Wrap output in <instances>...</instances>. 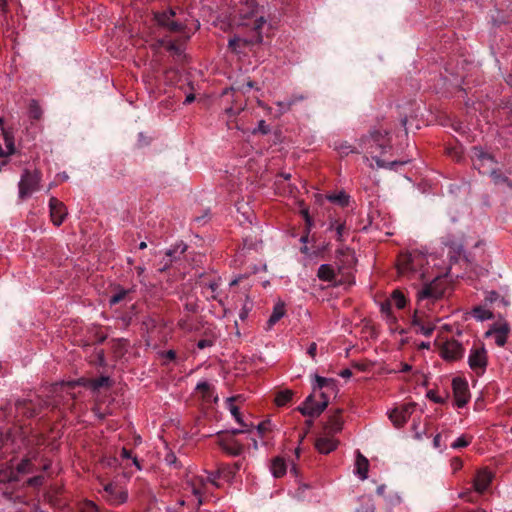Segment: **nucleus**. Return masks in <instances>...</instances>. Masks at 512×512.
Masks as SVG:
<instances>
[{"instance_id":"f257e3e1","label":"nucleus","mask_w":512,"mask_h":512,"mask_svg":"<svg viewBox=\"0 0 512 512\" xmlns=\"http://www.w3.org/2000/svg\"><path fill=\"white\" fill-rule=\"evenodd\" d=\"M220 476V471L207 473V476L193 475L188 476L183 484V494L177 500L180 506L188 505L193 509H198L203 503V496L207 493V485L218 486L216 480Z\"/></svg>"},{"instance_id":"f03ea898","label":"nucleus","mask_w":512,"mask_h":512,"mask_svg":"<svg viewBox=\"0 0 512 512\" xmlns=\"http://www.w3.org/2000/svg\"><path fill=\"white\" fill-rule=\"evenodd\" d=\"M237 11L239 14L238 25L251 30V35H249L245 41L250 43H262V27L266 24V19L260 12L256 0L241 1Z\"/></svg>"},{"instance_id":"7ed1b4c3","label":"nucleus","mask_w":512,"mask_h":512,"mask_svg":"<svg viewBox=\"0 0 512 512\" xmlns=\"http://www.w3.org/2000/svg\"><path fill=\"white\" fill-rule=\"evenodd\" d=\"M389 132L387 130H374L364 139V149L375 160L378 168L396 170L398 166L405 165L409 160L386 162L377 153L383 154L385 150L391 149Z\"/></svg>"},{"instance_id":"20e7f679","label":"nucleus","mask_w":512,"mask_h":512,"mask_svg":"<svg viewBox=\"0 0 512 512\" xmlns=\"http://www.w3.org/2000/svg\"><path fill=\"white\" fill-rule=\"evenodd\" d=\"M436 257L433 254L427 255L420 250H413L401 254L398 260L397 269L401 275H413L420 279L425 278L429 274V266L435 264Z\"/></svg>"},{"instance_id":"39448f33","label":"nucleus","mask_w":512,"mask_h":512,"mask_svg":"<svg viewBox=\"0 0 512 512\" xmlns=\"http://www.w3.org/2000/svg\"><path fill=\"white\" fill-rule=\"evenodd\" d=\"M42 175L38 170H24L18 183L19 198L24 200L40 189Z\"/></svg>"},{"instance_id":"423d86ee","label":"nucleus","mask_w":512,"mask_h":512,"mask_svg":"<svg viewBox=\"0 0 512 512\" xmlns=\"http://www.w3.org/2000/svg\"><path fill=\"white\" fill-rule=\"evenodd\" d=\"M468 364L469 367L478 375H481L485 372L488 357L487 350L483 344L474 345L468 356Z\"/></svg>"},{"instance_id":"0eeeda50","label":"nucleus","mask_w":512,"mask_h":512,"mask_svg":"<svg viewBox=\"0 0 512 512\" xmlns=\"http://www.w3.org/2000/svg\"><path fill=\"white\" fill-rule=\"evenodd\" d=\"M155 20L160 27L170 32H181L186 26L183 21L176 18V12L173 9L156 13Z\"/></svg>"},{"instance_id":"6e6552de","label":"nucleus","mask_w":512,"mask_h":512,"mask_svg":"<svg viewBox=\"0 0 512 512\" xmlns=\"http://www.w3.org/2000/svg\"><path fill=\"white\" fill-rule=\"evenodd\" d=\"M322 401L315 402L314 396L309 395L304 401L303 405L299 406L297 410L304 416L317 417L319 416L328 405V397L324 392L320 394Z\"/></svg>"},{"instance_id":"1a4fd4ad","label":"nucleus","mask_w":512,"mask_h":512,"mask_svg":"<svg viewBox=\"0 0 512 512\" xmlns=\"http://www.w3.org/2000/svg\"><path fill=\"white\" fill-rule=\"evenodd\" d=\"M439 280H440V276L438 274L434 275L433 280L430 283L425 284L417 292V299H418L419 303H421L425 300L435 301L443 295L444 288L442 286H440Z\"/></svg>"},{"instance_id":"9d476101","label":"nucleus","mask_w":512,"mask_h":512,"mask_svg":"<svg viewBox=\"0 0 512 512\" xmlns=\"http://www.w3.org/2000/svg\"><path fill=\"white\" fill-rule=\"evenodd\" d=\"M103 498L111 505H120L127 501V491L117 483H107L103 486Z\"/></svg>"},{"instance_id":"9b49d317","label":"nucleus","mask_w":512,"mask_h":512,"mask_svg":"<svg viewBox=\"0 0 512 512\" xmlns=\"http://www.w3.org/2000/svg\"><path fill=\"white\" fill-rule=\"evenodd\" d=\"M473 162L476 169L482 174H489L491 168H495L496 161L493 156L486 153L480 147L473 148Z\"/></svg>"},{"instance_id":"f8f14e48","label":"nucleus","mask_w":512,"mask_h":512,"mask_svg":"<svg viewBox=\"0 0 512 512\" xmlns=\"http://www.w3.org/2000/svg\"><path fill=\"white\" fill-rule=\"evenodd\" d=\"M465 349L455 339L445 341L440 347V356L446 361H456L464 355Z\"/></svg>"},{"instance_id":"ddd939ff","label":"nucleus","mask_w":512,"mask_h":512,"mask_svg":"<svg viewBox=\"0 0 512 512\" xmlns=\"http://www.w3.org/2000/svg\"><path fill=\"white\" fill-rule=\"evenodd\" d=\"M412 325L416 332L424 336H430L435 330V322L420 309H417L412 317Z\"/></svg>"},{"instance_id":"4468645a","label":"nucleus","mask_w":512,"mask_h":512,"mask_svg":"<svg viewBox=\"0 0 512 512\" xmlns=\"http://www.w3.org/2000/svg\"><path fill=\"white\" fill-rule=\"evenodd\" d=\"M509 333V324L507 322H500L493 324L490 329L485 332V337L492 338L497 346L503 347L507 342Z\"/></svg>"},{"instance_id":"2eb2a0df","label":"nucleus","mask_w":512,"mask_h":512,"mask_svg":"<svg viewBox=\"0 0 512 512\" xmlns=\"http://www.w3.org/2000/svg\"><path fill=\"white\" fill-rule=\"evenodd\" d=\"M452 389L457 407H464L470 397L468 383L462 378H454L452 381Z\"/></svg>"},{"instance_id":"dca6fc26","label":"nucleus","mask_w":512,"mask_h":512,"mask_svg":"<svg viewBox=\"0 0 512 512\" xmlns=\"http://www.w3.org/2000/svg\"><path fill=\"white\" fill-rule=\"evenodd\" d=\"M415 409L414 403H406L396 407L389 413V418L396 427L403 426Z\"/></svg>"},{"instance_id":"f3484780","label":"nucleus","mask_w":512,"mask_h":512,"mask_svg":"<svg viewBox=\"0 0 512 512\" xmlns=\"http://www.w3.org/2000/svg\"><path fill=\"white\" fill-rule=\"evenodd\" d=\"M49 210L51 221L55 226H60L68 215L66 206L55 197L49 200Z\"/></svg>"},{"instance_id":"a211bd4d","label":"nucleus","mask_w":512,"mask_h":512,"mask_svg":"<svg viewBox=\"0 0 512 512\" xmlns=\"http://www.w3.org/2000/svg\"><path fill=\"white\" fill-rule=\"evenodd\" d=\"M337 446L338 440L334 438V435L325 433L324 431H322L315 443L316 449L322 454H328L334 451Z\"/></svg>"},{"instance_id":"6ab92c4d","label":"nucleus","mask_w":512,"mask_h":512,"mask_svg":"<svg viewBox=\"0 0 512 512\" xmlns=\"http://www.w3.org/2000/svg\"><path fill=\"white\" fill-rule=\"evenodd\" d=\"M218 444L222 450L232 456H238L243 451V445L233 439L232 436L219 438Z\"/></svg>"},{"instance_id":"aec40b11","label":"nucleus","mask_w":512,"mask_h":512,"mask_svg":"<svg viewBox=\"0 0 512 512\" xmlns=\"http://www.w3.org/2000/svg\"><path fill=\"white\" fill-rule=\"evenodd\" d=\"M14 139L10 132L1 127L0 133V156H8L14 153Z\"/></svg>"},{"instance_id":"412c9836","label":"nucleus","mask_w":512,"mask_h":512,"mask_svg":"<svg viewBox=\"0 0 512 512\" xmlns=\"http://www.w3.org/2000/svg\"><path fill=\"white\" fill-rule=\"evenodd\" d=\"M34 471L33 464L29 458H24L20 463L17 464L15 470H11L7 480L9 482L18 481L19 475L29 474Z\"/></svg>"},{"instance_id":"4be33fe9","label":"nucleus","mask_w":512,"mask_h":512,"mask_svg":"<svg viewBox=\"0 0 512 512\" xmlns=\"http://www.w3.org/2000/svg\"><path fill=\"white\" fill-rule=\"evenodd\" d=\"M341 410H337L333 415L329 416L328 421L324 424L323 431L328 434L335 435L342 430L343 420L340 416Z\"/></svg>"},{"instance_id":"5701e85b","label":"nucleus","mask_w":512,"mask_h":512,"mask_svg":"<svg viewBox=\"0 0 512 512\" xmlns=\"http://www.w3.org/2000/svg\"><path fill=\"white\" fill-rule=\"evenodd\" d=\"M492 481V473L486 469L480 470L474 479V488L477 492L483 493Z\"/></svg>"},{"instance_id":"b1692460","label":"nucleus","mask_w":512,"mask_h":512,"mask_svg":"<svg viewBox=\"0 0 512 512\" xmlns=\"http://www.w3.org/2000/svg\"><path fill=\"white\" fill-rule=\"evenodd\" d=\"M368 459L363 456L360 452H357L355 461V474L361 479L365 480L368 476Z\"/></svg>"},{"instance_id":"393cba45","label":"nucleus","mask_w":512,"mask_h":512,"mask_svg":"<svg viewBox=\"0 0 512 512\" xmlns=\"http://www.w3.org/2000/svg\"><path fill=\"white\" fill-rule=\"evenodd\" d=\"M306 97L302 94L292 95L289 99L286 101H278L276 102V105L278 107V116L283 115L284 113L288 112L293 105L296 103L303 101Z\"/></svg>"},{"instance_id":"a878e982","label":"nucleus","mask_w":512,"mask_h":512,"mask_svg":"<svg viewBox=\"0 0 512 512\" xmlns=\"http://www.w3.org/2000/svg\"><path fill=\"white\" fill-rule=\"evenodd\" d=\"M317 276L322 281L332 282L336 278V273L331 265L322 264L318 268Z\"/></svg>"},{"instance_id":"bb28decb","label":"nucleus","mask_w":512,"mask_h":512,"mask_svg":"<svg viewBox=\"0 0 512 512\" xmlns=\"http://www.w3.org/2000/svg\"><path fill=\"white\" fill-rule=\"evenodd\" d=\"M285 314V307L283 303H278L274 306L273 312L267 321L268 329H271Z\"/></svg>"},{"instance_id":"cd10ccee","label":"nucleus","mask_w":512,"mask_h":512,"mask_svg":"<svg viewBox=\"0 0 512 512\" xmlns=\"http://www.w3.org/2000/svg\"><path fill=\"white\" fill-rule=\"evenodd\" d=\"M286 469V463L280 457L275 458L271 463L270 470L272 475L276 478L282 477L286 473Z\"/></svg>"},{"instance_id":"c85d7f7f","label":"nucleus","mask_w":512,"mask_h":512,"mask_svg":"<svg viewBox=\"0 0 512 512\" xmlns=\"http://www.w3.org/2000/svg\"><path fill=\"white\" fill-rule=\"evenodd\" d=\"M470 314L478 321H485L492 318V312L484 306L474 307Z\"/></svg>"},{"instance_id":"c756f323","label":"nucleus","mask_w":512,"mask_h":512,"mask_svg":"<svg viewBox=\"0 0 512 512\" xmlns=\"http://www.w3.org/2000/svg\"><path fill=\"white\" fill-rule=\"evenodd\" d=\"M241 399V396L230 397L227 399V408L237 423H242L243 418L240 415L239 408L234 404V401Z\"/></svg>"},{"instance_id":"7c9ffc66","label":"nucleus","mask_w":512,"mask_h":512,"mask_svg":"<svg viewBox=\"0 0 512 512\" xmlns=\"http://www.w3.org/2000/svg\"><path fill=\"white\" fill-rule=\"evenodd\" d=\"M330 387L332 390L335 387L334 381L329 378L314 375L313 389H323Z\"/></svg>"},{"instance_id":"2f4dec72","label":"nucleus","mask_w":512,"mask_h":512,"mask_svg":"<svg viewBox=\"0 0 512 512\" xmlns=\"http://www.w3.org/2000/svg\"><path fill=\"white\" fill-rule=\"evenodd\" d=\"M79 384L78 381H68V382H60L55 383L51 387L52 393H62L66 392L69 393L70 389H72L75 385Z\"/></svg>"},{"instance_id":"473e14b6","label":"nucleus","mask_w":512,"mask_h":512,"mask_svg":"<svg viewBox=\"0 0 512 512\" xmlns=\"http://www.w3.org/2000/svg\"><path fill=\"white\" fill-rule=\"evenodd\" d=\"M187 246L182 242L176 243L172 248L166 251V255L170 258V261L176 259L186 251Z\"/></svg>"},{"instance_id":"72a5a7b5","label":"nucleus","mask_w":512,"mask_h":512,"mask_svg":"<svg viewBox=\"0 0 512 512\" xmlns=\"http://www.w3.org/2000/svg\"><path fill=\"white\" fill-rule=\"evenodd\" d=\"M157 47H165L169 52L175 54V55H181L182 49L180 46L176 45L172 41H167L165 39H159L156 43Z\"/></svg>"},{"instance_id":"f704fd0d","label":"nucleus","mask_w":512,"mask_h":512,"mask_svg":"<svg viewBox=\"0 0 512 512\" xmlns=\"http://www.w3.org/2000/svg\"><path fill=\"white\" fill-rule=\"evenodd\" d=\"M389 300L391 301L392 305H395L398 309H402L406 305V298L399 290L393 291Z\"/></svg>"},{"instance_id":"c9c22d12","label":"nucleus","mask_w":512,"mask_h":512,"mask_svg":"<svg viewBox=\"0 0 512 512\" xmlns=\"http://www.w3.org/2000/svg\"><path fill=\"white\" fill-rule=\"evenodd\" d=\"M489 174L492 177L494 184H506L508 187H512V182L506 176L498 173L495 168H491V172Z\"/></svg>"},{"instance_id":"e433bc0d","label":"nucleus","mask_w":512,"mask_h":512,"mask_svg":"<svg viewBox=\"0 0 512 512\" xmlns=\"http://www.w3.org/2000/svg\"><path fill=\"white\" fill-rule=\"evenodd\" d=\"M327 199L330 202L338 203L341 206H346L349 202V196L344 192L328 195Z\"/></svg>"},{"instance_id":"4c0bfd02","label":"nucleus","mask_w":512,"mask_h":512,"mask_svg":"<svg viewBox=\"0 0 512 512\" xmlns=\"http://www.w3.org/2000/svg\"><path fill=\"white\" fill-rule=\"evenodd\" d=\"M292 396L293 392L291 390L280 391L275 398V402L278 406H284L292 399Z\"/></svg>"},{"instance_id":"58836bf2","label":"nucleus","mask_w":512,"mask_h":512,"mask_svg":"<svg viewBox=\"0 0 512 512\" xmlns=\"http://www.w3.org/2000/svg\"><path fill=\"white\" fill-rule=\"evenodd\" d=\"M391 306H392V303L388 299L380 304V310H381V313L386 317V319L388 321L394 322L395 317L392 315Z\"/></svg>"},{"instance_id":"ea45409f","label":"nucleus","mask_w":512,"mask_h":512,"mask_svg":"<svg viewBox=\"0 0 512 512\" xmlns=\"http://www.w3.org/2000/svg\"><path fill=\"white\" fill-rule=\"evenodd\" d=\"M238 424L241 427L231 429L228 431V433L231 434L232 436L236 435V434H241V433H250L254 428V425L252 423H246V422L242 421V423H238Z\"/></svg>"},{"instance_id":"a19ab883","label":"nucleus","mask_w":512,"mask_h":512,"mask_svg":"<svg viewBox=\"0 0 512 512\" xmlns=\"http://www.w3.org/2000/svg\"><path fill=\"white\" fill-rule=\"evenodd\" d=\"M110 383V378L107 376H101L97 379H93L90 381V387L93 390H98L101 387L108 386Z\"/></svg>"},{"instance_id":"79ce46f5","label":"nucleus","mask_w":512,"mask_h":512,"mask_svg":"<svg viewBox=\"0 0 512 512\" xmlns=\"http://www.w3.org/2000/svg\"><path fill=\"white\" fill-rule=\"evenodd\" d=\"M329 229L335 230L337 239L339 241L342 240L344 229H345V225L343 223H340L338 220H334L330 223Z\"/></svg>"},{"instance_id":"37998d69","label":"nucleus","mask_w":512,"mask_h":512,"mask_svg":"<svg viewBox=\"0 0 512 512\" xmlns=\"http://www.w3.org/2000/svg\"><path fill=\"white\" fill-rule=\"evenodd\" d=\"M79 510L81 512H99L98 506L90 500L81 502L79 505Z\"/></svg>"},{"instance_id":"c03bdc74","label":"nucleus","mask_w":512,"mask_h":512,"mask_svg":"<svg viewBox=\"0 0 512 512\" xmlns=\"http://www.w3.org/2000/svg\"><path fill=\"white\" fill-rule=\"evenodd\" d=\"M248 37H246L247 39ZM240 43L244 44V45H250L251 43L250 42H246L245 41V38H240V37H234V38H231L228 42V46L234 51V52H239L238 51V47L240 45Z\"/></svg>"},{"instance_id":"a18cd8bd","label":"nucleus","mask_w":512,"mask_h":512,"mask_svg":"<svg viewBox=\"0 0 512 512\" xmlns=\"http://www.w3.org/2000/svg\"><path fill=\"white\" fill-rule=\"evenodd\" d=\"M128 291L125 290V289H120L118 290L117 292H115L109 299V303L111 305H115L117 303H119L120 301H122L126 295H127Z\"/></svg>"},{"instance_id":"49530a36","label":"nucleus","mask_w":512,"mask_h":512,"mask_svg":"<svg viewBox=\"0 0 512 512\" xmlns=\"http://www.w3.org/2000/svg\"><path fill=\"white\" fill-rule=\"evenodd\" d=\"M29 113L33 119H39L41 117L42 111H41V108L39 107L37 101H35V100L31 101L30 107H29Z\"/></svg>"},{"instance_id":"de8ad7c7","label":"nucleus","mask_w":512,"mask_h":512,"mask_svg":"<svg viewBox=\"0 0 512 512\" xmlns=\"http://www.w3.org/2000/svg\"><path fill=\"white\" fill-rule=\"evenodd\" d=\"M470 442H471L470 438H467L465 436H460L451 444V448H453V449L463 448V447L468 446L470 444Z\"/></svg>"},{"instance_id":"09e8293b","label":"nucleus","mask_w":512,"mask_h":512,"mask_svg":"<svg viewBox=\"0 0 512 512\" xmlns=\"http://www.w3.org/2000/svg\"><path fill=\"white\" fill-rule=\"evenodd\" d=\"M185 309L189 312H196L197 303H196L195 299L186 298Z\"/></svg>"},{"instance_id":"8fccbe9b","label":"nucleus","mask_w":512,"mask_h":512,"mask_svg":"<svg viewBox=\"0 0 512 512\" xmlns=\"http://www.w3.org/2000/svg\"><path fill=\"white\" fill-rule=\"evenodd\" d=\"M43 477L42 476H35L28 479L27 484L30 486H39L42 484Z\"/></svg>"},{"instance_id":"3c124183","label":"nucleus","mask_w":512,"mask_h":512,"mask_svg":"<svg viewBox=\"0 0 512 512\" xmlns=\"http://www.w3.org/2000/svg\"><path fill=\"white\" fill-rule=\"evenodd\" d=\"M212 345H213V341L209 340V339H202V340H199L198 343H197V347L199 349H204V348H207V347H211Z\"/></svg>"},{"instance_id":"603ef678","label":"nucleus","mask_w":512,"mask_h":512,"mask_svg":"<svg viewBox=\"0 0 512 512\" xmlns=\"http://www.w3.org/2000/svg\"><path fill=\"white\" fill-rule=\"evenodd\" d=\"M499 299V295L497 292L495 291H491L487 294L485 300L486 302H489V303H494L496 302L497 300Z\"/></svg>"},{"instance_id":"864d4df0","label":"nucleus","mask_w":512,"mask_h":512,"mask_svg":"<svg viewBox=\"0 0 512 512\" xmlns=\"http://www.w3.org/2000/svg\"><path fill=\"white\" fill-rule=\"evenodd\" d=\"M427 397L435 403L443 402V399L441 397L437 396L436 393L432 390L427 393Z\"/></svg>"},{"instance_id":"5fc2aeb1","label":"nucleus","mask_w":512,"mask_h":512,"mask_svg":"<svg viewBox=\"0 0 512 512\" xmlns=\"http://www.w3.org/2000/svg\"><path fill=\"white\" fill-rule=\"evenodd\" d=\"M374 511H375V507L371 503L370 500H368L366 507H362L360 509H357V512H374Z\"/></svg>"},{"instance_id":"6e6d98bb","label":"nucleus","mask_w":512,"mask_h":512,"mask_svg":"<svg viewBox=\"0 0 512 512\" xmlns=\"http://www.w3.org/2000/svg\"><path fill=\"white\" fill-rule=\"evenodd\" d=\"M163 356L169 360H174L176 358V353L174 350H168L163 353Z\"/></svg>"},{"instance_id":"4d7b16f0","label":"nucleus","mask_w":512,"mask_h":512,"mask_svg":"<svg viewBox=\"0 0 512 512\" xmlns=\"http://www.w3.org/2000/svg\"><path fill=\"white\" fill-rule=\"evenodd\" d=\"M316 350H317V345L316 343H312L309 348H308V354L311 356V357H314L316 355Z\"/></svg>"},{"instance_id":"13d9d810","label":"nucleus","mask_w":512,"mask_h":512,"mask_svg":"<svg viewBox=\"0 0 512 512\" xmlns=\"http://www.w3.org/2000/svg\"><path fill=\"white\" fill-rule=\"evenodd\" d=\"M452 466L454 470L460 469L462 467V461L459 458H454L452 460Z\"/></svg>"},{"instance_id":"bf43d9fd","label":"nucleus","mask_w":512,"mask_h":512,"mask_svg":"<svg viewBox=\"0 0 512 512\" xmlns=\"http://www.w3.org/2000/svg\"><path fill=\"white\" fill-rule=\"evenodd\" d=\"M256 429H257L258 433L260 434V436H262L265 433V431L267 430L266 425L264 423H259L256 426Z\"/></svg>"},{"instance_id":"052dcab7","label":"nucleus","mask_w":512,"mask_h":512,"mask_svg":"<svg viewBox=\"0 0 512 512\" xmlns=\"http://www.w3.org/2000/svg\"><path fill=\"white\" fill-rule=\"evenodd\" d=\"M433 445L434 447L436 448H440L441 446V435L440 434H437L434 439H433Z\"/></svg>"},{"instance_id":"680f3d73","label":"nucleus","mask_w":512,"mask_h":512,"mask_svg":"<svg viewBox=\"0 0 512 512\" xmlns=\"http://www.w3.org/2000/svg\"><path fill=\"white\" fill-rule=\"evenodd\" d=\"M343 378H350L352 376V372L350 369H344L339 374Z\"/></svg>"},{"instance_id":"e2e57ef3","label":"nucleus","mask_w":512,"mask_h":512,"mask_svg":"<svg viewBox=\"0 0 512 512\" xmlns=\"http://www.w3.org/2000/svg\"><path fill=\"white\" fill-rule=\"evenodd\" d=\"M411 369H412L411 365H409L407 363H402L399 371L400 372H409V371H411Z\"/></svg>"},{"instance_id":"0e129e2a","label":"nucleus","mask_w":512,"mask_h":512,"mask_svg":"<svg viewBox=\"0 0 512 512\" xmlns=\"http://www.w3.org/2000/svg\"><path fill=\"white\" fill-rule=\"evenodd\" d=\"M121 456H122L123 458H126V459L131 458L130 451H129V450H127L126 448H122Z\"/></svg>"},{"instance_id":"69168bd1","label":"nucleus","mask_w":512,"mask_h":512,"mask_svg":"<svg viewBox=\"0 0 512 512\" xmlns=\"http://www.w3.org/2000/svg\"><path fill=\"white\" fill-rule=\"evenodd\" d=\"M385 489H386V486L382 484L377 487L376 492L378 495L382 496V495H384Z\"/></svg>"},{"instance_id":"338daca9","label":"nucleus","mask_w":512,"mask_h":512,"mask_svg":"<svg viewBox=\"0 0 512 512\" xmlns=\"http://www.w3.org/2000/svg\"><path fill=\"white\" fill-rule=\"evenodd\" d=\"M241 462H236L233 466V468L231 469L230 473H236L238 470H240L241 468Z\"/></svg>"},{"instance_id":"774afa93","label":"nucleus","mask_w":512,"mask_h":512,"mask_svg":"<svg viewBox=\"0 0 512 512\" xmlns=\"http://www.w3.org/2000/svg\"><path fill=\"white\" fill-rule=\"evenodd\" d=\"M194 99H195V96L193 94H189L186 96L184 103L190 104L194 101Z\"/></svg>"}]
</instances>
